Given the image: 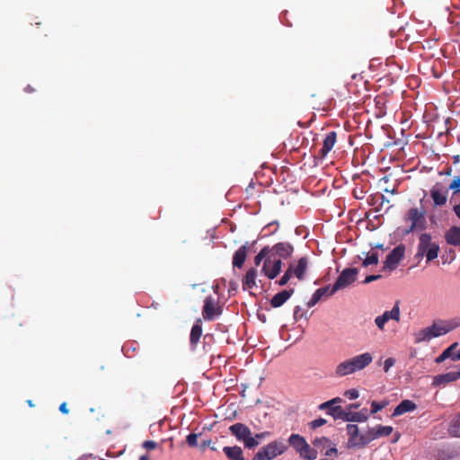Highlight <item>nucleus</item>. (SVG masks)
I'll return each mask as SVG.
<instances>
[{
	"label": "nucleus",
	"mask_w": 460,
	"mask_h": 460,
	"mask_svg": "<svg viewBox=\"0 0 460 460\" xmlns=\"http://www.w3.org/2000/svg\"><path fill=\"white\" fill-rule=\"evenodd\" d=\"M456 326V324L453 325L451 323L435 322L431 326L423 328L420 330L417 333H415V342L420 343L424 341H429L433 338H437L444 334H447Z\"/></svg>",
	"instance_id": "nucleus-1"
},
{
	"label": "nucleus",
	"mask_w": 460,
	"mask_h": 460,
	"mask_svg": "<svg viewBox=\"0 0 460 460\" xmlns=\"http://www.w3.org/2000/svg\"><path fill=\"white\" fill-rule=\"evenodd\" d=\"M229 431L238 441L243 443L247 449H253L258 447V442L252 438L251 429L242 423L236 422L229 427Z\"/></svg>",
	"instance_id": "nucleus-2"
},
{
	"label": "nucleus",
	"mask_w": 460,
	"mask_h": 460,
	"mask_svg": "<svg viewBox=\"0 0 460 460\" xmlns=\"http://www.w3.org/2000/svg\"><path fill=\"white\" fill-rule=\"evenodd\" d=\"M288 449V446L280 440H274L261 447L253 456L252 460H273L282 455Z\"/></svg>",
	"instance_id": "nucleus-3"
},
{
	"label": "nucleus",
	"mask_w": 460,
	"mask_h": 460,
	"mask_svg": "<svg viewBox=\"0 0 460 460\" xmlns=\"http://www.w3.org/2000/svg\"><path fill=\"white\" fill-rule=\"evenodd\" d=\"M439 247L435 243L431 242V235L429 234H421L418 244V255L427 257V261H431L438 257Z\"/></svg>",
	"instance_id": "nucleus-4"
},
{
	"label": "nucleus",
	"mask_w": 460,
	"mask_h": 460,
	"mask_svg": "<svg viewBox=\"0 0 460 460\" xmlns=\"http://www.w3.org/2000/svg\"><path fill=\"white\" fill-rule=\"evenodd\" d=\"M358 274V270L356 268H347L343 270L332 285V291L337 292L350 286L356 281Z\"/></svg>",
	"instance_id": "nucleus-5"
},
{
	"label": "nucleus",
	"mask_w": 460,
	"mask_h": 460,
	"mask_svg": "<svg viewBox=\"0 0 460 460\" xmlns=\"http://www.w3.org/2000/svg\"><path fill=\"white\" fill-rule=\"evenodd\" d=\"M405 221L411 222L410 227L406 233H410L417 229H424L426 227L424 209L420 210L416 208H410L405 216Z\"/></svg>",
	"instance_id": "nucleus-6"
},
{
	"label": "nucleus",
	"mask_w": 460,
	"mask_h": 460,
	"mask_svg": "<svg viewBox=\"0 0 460 460\" xmlns=\"http://www.w3.org/2000/svg\"><path fill=\"white\" fill-rule=\"evenodd\" d=\"M404 252L405 247L402 244L397 245L394 248L384 261L383 270L392 271L395 270L404 257Z\"/></svg>",
	"instance_id": "nucleus-7"
},
{
	"label": "nucleus",
	"mask_w": 460,
	"mask_h": 460,
	"mask_svg": "<svg viewBox=\"0 0 460 460\" xmlns=\"http://www.w3.org/2000/svg\"><path fill=\"white\" fill-rule=\"evenodd\" d=\"M222 314V308L217 305V300L208 296L204 301L202 315L206 321H213L216 317Z\"/></svg>",
	"instance_id": "nucleus-8"
},
{
	"label": "nucleus",
	"mask_w": 460,
	"mask_h": 460,
	"mask_svg": "<svg viewBox=\"0 0 460 460\" xmlns=\"http://www.w3.org/2000/svg\"><path fill=\"white\" fill-rule=\"evenodd\" d=\"M389 320H394L396 322L400 321V308L398 303H395L392 310L385 311L382 315L377 316L375 319V323L376 324L379 330L383 331L385 324Z\"/></svg>",
	"instance_id": "nucleus-9"
},
{
	"label": "nucleus",
	"mask_w": 460,
	"mask_h": 460,
	"mask_svg": "<svg viewBox=\"0 0 460 460\" xmlns=\"http://www.w3.org/2000/svg\"><path fill=\"white\" fill-rule=\"evenodd\" d=\"M349 360L351 365V369L353 373H355L357 371L363 370L367 366H369L373 361V356L369 352H365L363 354L350 358Z\"/></svg>",
	"instance_id": "nucleus-10"
},
{
	"label": "nucleus",
	"mask_w": 460,
	"mask_h": 460,
	"mask_svg": "<svg viewBox=\"0 0 460 460\" xmlns=\"http://www.w3.org/2000/svg\"><path fill=\"white\" fill-rule=\"evenodd\" d=\"M272 257L276 255L282 259H287L291 256L294 252V247L288 242H280L270 247Z\"/></svg>",
	"instance_id": "nucleus-11"
},
{
	"label": "nucleus",
	"mask_w": 460,
	"mask_h": 460,
	"mask_svg": "<svg viewBox=\"0 0 460 460\" xmlns=\"http://www.w3.org/2000/svg\"><path fill=\"white\" fill-rule=\"evenodd\" d=\"M308 268V259L306 257H301L297 263L295 265L291 263L288 266V270H291L292 276H295L299 280L305 279V275Z\"/></svg>",
	"instance_id": "nucleus-12"
},
{
	"label": "nucleus",
	"mask_w": 460,
	"mask_h": 460,
	"mask_svg": "<svg viewBox=\"0 0 460 460\" xmlns=\"http://www.w3.org/2000/svg\"><path fill=\"white\" fill-rule=\"evenodd\" d=\"M313 445L320 449H327L325 452V456H332V455L337 456L338 450L336 448V445L333 444L328 438L322 437L316 438L313 441Z\"/></svg>",
	"instance_id": "nucleus-13"
},
{
	"label": "nucleus",
	"mask_w": 460,
	"mask_h": 460,
	"mask_svg": "<svg viewBox=\"0 0 460 460\" xmlns=\"http://www.w3.org/2000/svg\"><path fill=\"white\" fill-rule=\"evenodd\" d=\"M447 190H444L439 183L435 184L430 190V197L433 200L434 206H443L447 200Z\"/></svg>",
	"instance_id": "nucleus-14"
},
{
	"label": "nucleus",
	"mask_w": 460,
	"mask_h": 460,
	"mask_svg": "<svg viewBox=\"0 0 460 460\" xmlns=\"http://www.w3.org/2000/svg\"><path fill=\"white\" fill-rule=\"evenodd\" d=\"M460 378V371H452L446 374L435 376L433 377L432 385L441 386L455 382Z\"/></svg>",
	"instance_id": "nucleus-15"
},
{
	"label": "nucleus",
	"mask_w": 460,
	"mask_h": 460,
	"mask_svg": "<svg viewBox=\"0 0 460 460\" xmlns=\"http://www.w3.org/2000/svg\"><path fill=\"white\" fill-rule=\"evenodd\" d=\"M347 433L349 436L348 447L360 448L361 434H359V429H358V425L348 424L347 425Z\"/></svg>",
	"instance_id": "nucleus-16"
},
{
	"label": "nucleus",
	"mask_w": 460,
	"mask_h": 460,
	"mask_svg": "<svg viewBox=\"0 0 460 460\" xmlns=\"http://www.w3.org/2000/svg\"><path fill=\"white\" fill-rule=\"evenodd\" d=\"M336 292L332 291L331 286H325L315 290L311 299L307 302L308 307L314 306L323 296H331Z\"/></svg>",
	"instance_id": "nucleus-17"
},
{
	"label": "nucleus",
	"mask_w": 460,
	"mask_h": 460,
	"mask_svg": "<svg viewBox=\"0 0 460 460\" xmlns=\"http://www.w3.org/2000/svg\"><path fill=\"white\" fill-rule=\"evenodd\" d=\"M336 140L337 133L335 131H331L325 136L323 146L319 151V154L322 157H325L328 155V153L333 148Z\"/></svg>",
	"instance_id": "nucleus-18"
},
{
	"label": "nucleus",
	"mask_w": 460,
	"mask_h": 460,
	"mask_svg": "<svg viewBox=\"0 0 460 460\" xmlns=\"http://www.w3.org/2000/svg\"><path fill=\"white\" fill-rule=\"evenodd\" d=\"M294 294V289L290 288L288 290H282L270 300V305L272 307H279L284 305L287 300Z\"/></svg>",
	"instance_id": "nucleus-19"
},
{
	"label": "nucleus",
	"mask_w": 460,
	"mask_h": 460,
	"mask_svg": "<svg viewBox=\"0 0 460 460\" xmlns=\"http://www.w3.org/2000/svg\"><path fill=\"white\" fill-rule=\"evenodd\" d=\"M447 243L454 246L460 245V227L453 226L445 233Z\"/></svg>",
	"instance_id": "nucleus-20"
},
{
	"label": "nucleus",
	"mask_w": 460,
	"mask_h": 460,
	"mask_svg": "<svg viewBox=\"0 0 460 460\" xmlns=\"http://www.w3.org/2000/svg\"><path fill=\"white\" fill-rule=\"evenodd\" d=\"M417 409V405L411 400H402L394 410L393 416H400Z\"/></svg>",
	"instance_id": "nucleus-21"
},
{
	"label": "nucleus",
	"mask_w": 460,
	"mask_h": 460,
	"mask_svg": "<svg viewBox=\"0 0 460 460\" xmlns=\"http://www.w3.org/2000/svg\"><path fill=\"white\" fill-rule=\"evenodd\" d=\"M248 252L247 243L242 245L234 254L233 266L236 268H242L246 260Z\"/></svg>",
	"instance_id": "nucleus-22"
},
{
	"label": "nucleus",
	"mask_w": 460,
	"mask_h": 460,
	"mask_svg": "<svg viewBox=\"0 0 460 460\" xmlns=\"http://www.w3.org/2000/svg\"><path fill=\"white\" fill-rule=\"evenodd\" d=\"M223 452L228 460H244L243 449L239 446L224 447Z\"/></svg>",
	"instance_id": "nucleus-23"
},
{
	"label": "nucleus",
	"mask_w": 460,
	"mask_h": 460,
	"mask_svg": "<svg viewBox=\"0 0 460 460\" xmlns=\"http://www.w3.org/2000/svg\"><path fill=\"white\" fill-rule=\"evenodd\" d=\"M288 443L297 452H299V454L303 451L304 448H307V442L302 436L298 434H292L288 438Z\"/></svg>",
	"instance_id": "nucleus-24"
},
{
	"label": "nucleus",
	"mask_w": 460,
	"mask_h": 460,
	"mask_svg": "<svg viewBox=\"0 0 460 460\" xmlns=\"http://www.w3.org/2000/svg\"><path fill=\"white\" fill-rule=\"evenodd\" d=\"M257 270L253 268L247 270L243 279V288L244 290L252 289L256 286Z\"/></svg>",
	"instance_id": "nucleus-25"
},
{
	"label": "nucleus",
	"mask_w": 460,
	"mask_h": 460,
	"mask_svg": "<svg viewBox=\"0 0 460 460\" xmlns=\"http://www.w3.org/2000/svg\"><path fill=\"white\" fill-rule=\"evenodd\" d=\"M201 335H202L201 320L198 319L195 322V323L193 324L191 331H190V344L192 346H196L199 343Z\"/></svg>",
	"instance_id": "nucleus-26"
},
{
	"label": "nucleus",
	"mask_w": 460,
	"mask_h": 460,
	"mask_svg": "<svg viewBox=\"0 0 460 460\" xmlns=\"http://www.w3.org/2000/svg\"><path fill=\"white\" fill-rule=\"evenodd\" d=\"M367 410L358 412L345 411L342 420L364 422L367 420Z\"/></svg>",
	"instance_id": "nucleus-27"
},
{
	"label": "nucleus",
	"mask_w": 460,
	"mask_h": 460,
	"mask_svg": "<svg viewBox=\"0 0 460 460\" xmlns=\"http://www.w3.org/2000/svg\"><path fill=\"white\" fill-rule=\"evenodd\" d=\"M334 374L338 377H343L348 375L354 374L351 369V365L349 359H346L337 365L334 370Z\"/></svg>",
	"instance_id": "nucleus-28"
},
{
	"label": "nucleus",
	"mask_w": 460,
	"mask_h": 460,
	"mask_svg": "<svg viewBox=\"0 0 460 460\" xmlns=\"http://www.w3.org/2000/svg\"><path fill=\"white\" fill-rule=\"evenodd\" d=\"M262 272L270 279H274L279 273L274 267V263H271V256H269L264 261L262 266Z\"/></svg>",
	"instance_id": "nucleus-29"
},
{
	"label": "nucleus",
	"mask_w": 460,
	"mask_h": 460,
	"mask_svg": "<svg viewBox=\"0 0 460 460\" xmlns=\"http://www.w3.org/2000/svg\"><path fill=\"white\" fill-rule=\"evenodd\" d=\"M377 438V436L376 435V429L370 428L367 432L364 434H361V442H360V448L365 447L367 445H368L371 441Z\"/></svg>",
	"instance_id": "nucleus-30"
},
{
	"label": "nucleus",
	"mask_w": 460,
	"mask_h": 460,
	"mask_svg": "<svg viewBox=\"0 0 460 460\" xmlns=\"http://www.w3.org/2000/svg\"><path fill=\"white\" fill-rule=\"evenodd\" d=\"M448 432L452 437L460 438V415L451 420Z\"/></svg>",
	"instance_id": "nucleus-31"
},
{
	"label": "nucleus",
	"mask_w": 460,
	"mask_h": 460,
	"mask_svg": "<svg viewBox=\"0 0 460 460\" xmlns=\"http://www.w3.org/2000/svg\"><path fill=\"white\" fill-rule=\"evenodd\" d=\"M327 410V414L332 416L335 420H342L345 411L340 405H332Z\"/></svg>",
	"instance_id": "nucleus-32"
},
{
	"label": "nucleus",
	"mask_w": 460,
	"mask_h": 460,
	"mask_svg": "<svg viewBox=\"0 0 460 460\" xmlns=\"http://www.w3.org/2000/svg\"><path fill=\"white\" fill-rule=\"evenodd\" d=\"M271 250L270 246L263 247L254 258V263L259 266L262 260H266L269 256L272 257Z\"/></svg>",
	"instance_id": "nucleus-33"
},
{
	"label": "nucleus",
	"mask_w": 460,
	"mask_h": 460,
	"mask_svg": "<svg viewBox=\"0 0 460 460\" xmlns=\"http://www.w3.org/2000/svg\"><path fill=\"white\" fill-rule=\"evenodd\" d=\"M376 429V435L378 438L382 437H388L392 434L394 429L392 426H383V425H377L375 427Z\"/></svg>",
	"instance_id": "nucleus-34"
},
{
	"label": "nucleus",
	"mask_w": 460,
	"mask_h": 460,
	"mask_svg": "<svg viewBox=\"0 0 460 460\" xmlns=\"http://www.w3.org/2000/svg\"><path fill=\"white\" fill-rule=\"evenodd\" d=\"M300 456L305 459L314 460L317 457V451L307 444V448H304Z\"/></svg>",
	"instance_id": "nucleus-35"
},
{
	"label": "nucleus",
	"mask_w": 460,
	"mask_h": 460,
	"mask_svg": "<svg viewBox=\"0 0 460 460\" xmlns=\"http://www.w3.org/2000/svg\"><path fill=\"white\" fill-rule=\"evenodd\" d=\"M389 404V402L387 400H384L381 402L373 401L371 402V414H375L378 412L379 411L383 410Z\"/></svg>",
	"instance_id": "nucleus-36"
},
{
	"label": "nucleus",
	"mask_w": 460,
	"mask_h": 460,
	"mask_svg": "<svg viewBox=\"0 0 460 460\" xmlns=\"http://www.w3.org/2000/svg\"><path fill=\"white\" fill-rule=\"evenodd\" d=\"M449 190H453V195L460 193V175L454 176L449 184Z\"/></svg>",
	"instance_id": "nucleus-37"
},
{
	"label": "nucleus",
	"mask_w": 460,
	"mask_h": 460,
	"mask_svg": "<svg viewBox=\"0 0 460 460\" xmlns=\"http://www.w3.org/2000/svg\"><path fill=\"white\" fill-rule=\"evenodd\" d=\"M378 263V254L374 252L371 255L367 256L362 261L363 267H367L369 265H376Z\"/></svg>",
	"instance_id": "nucleus-38"
},
{
	"label": "nucleus",
	"mask_w": 460,
	"mask_h": 460,
	"mask_svg": "<svg viewBox=\"0 0 460 460\" xmlns=\"http://www.w3.org/2000/svg\"><path fill=\"white\" fill-rule=\"evenodd\" d=\"M201 434L190 433L186 437V442L190 447H196L198 446V438Z\"/></svg>",
	"instance_id": "nucleus-39"
},
{
	"label": "nucleus",
	"mask_w": 460,
	"mask_h": 460,
	"mask_svg": "<svg viewBox=\"0 0 460 460\" xmlns=\"http://www.w3.org/2000/svg\"><path fill=\"white\" fill-rule=\"evenodd\" d=\"M341 401H342L341 398L335 397V398H333L332 400H329L327 402H324L321 403L319 405V409L320 410H325V409L329 408L332 405H336L337 403L341 402Z\"/></svg>",
	"instance_id": "nucleus-40"
},
{
	"label": "nucleus",
	"mask_w": 460,
	"mask_h": 460,
	"mask_svg": "<svg viewBox=\"0 0 460 460\" xmlns=\"http://www.w3.org/2000/svg\"><path fill=\"white\" fill-rule=\"evenodd\" d=\"M458 347V342H454L449 347H447L443 352L454 361V357L456 356L455 349Z\"/></svg>",
	"instance_id": "nucleus-41"
},
{
	"label": "nucleus",
	"mask_w": 460,
	"mask_h": 460,
	"mask_svg": "<svg viewBox=\"0 0 460 460\" xmlns=\"http://www.w3.org/2000/svg\"><path fill=\"white\" fill-rule=\"evenodd\" d=\"M292 278L291 270H288V269L285 271L284 275L279 279L278 281V284L279 286H285L288 284V282Z\"/></svg>",
	"instance_id": "nucleus-42"
},
{
	"label": "nucleus",
	"mask_w": 460,
	"mask_h": 460,
	"mask_svg": "<svg viewBox=\"0 0 460 460\" xmlns=\"http://www.w3.org/2000/svg\"><path fill=\"white\" fill-rule=\"evenodd\" d=\"M344 395L349 400H354L359 396V393L357 389H349L344 393Z\"/></svg>",
	"instance_id": "nucleus-43"
},
{
	"label": "nucleus",
	"mask_w": 460,
	"mask_h": 460,
	"mask_svg": "<svg viewBox=\"0 0 460 460\" xmlns=\"http://www.w3.org/2000/svg\"><path fill=\"white\" fill-rule=\"evenodd\" d=\"M395 361H396V360H395V358H386V359L385 360V362H384V371H385V373H387V372L390 370V368H391L393 366H394Z\"/></svg>",
	"instance_id": "nucleus-44"
},
{
	"label": "nucleus",
	"mask_w": 460,
	"mask_h": 460,
	"mask_svg": "<svg viewBox=\"0 0 460 460\" xmlns=\"http://www.w3.org/2000/svg\"><path fill=\"white\" fill-rule=\"evenodd\" d=\"M142 447L146 450H153L156 448L157 443L154 440H146L143 442Z\"/></svg>",
	"instance_id": "nucleus-45"
},
{
	"label": "nucleus",
	"mask_w": 460,
	"mask_h": 460,
	"mask_svg": "<svg viewBox=\"0 0 460 460\" xmlns=\"http://www.w3.org/2000/svg\"><path fill=\"white\" fill-rule=\"evenodd\" d=\"M326 420L325 419H323V418H319V419H316L314 420H313L310 425H311V428L312 429H317L319 427H322L323 426L325 423H326Z\"/></svg>",
	"instance_id": "nucleus-46"
},
{
	"label": "nucleus",
	"mask_w": 460,
	"mask_h": 460,
	"mask_svg": "<svg viewBox=\"0 0 460 460\" xmlns=\"http://www.w3.org/2000/svg\"><path fill=\"white\" fill-rule=\"evenodd\" d=\"M281 259L282 258L276 259L275 257H271V263H274V267L277 269L279 273H280L282 268Z\"/></svg>",
	"instance_id": "nucleus-47"
},
{
	"label": "nucleus",
	"mask_w": 460,
	"mask_h": 460,
	"mask_svg": "<svg viewBox=\"0 0 460 460\" xmlns=\"http://www.w3.org/2000/svg\"><path fill=\"white\" fill-rule=\"evenodd\" d=\"M268 436H270V432L264 431L261 433L255 434L254 436H252V438H255V440L258 442V446H259L261 440L267 438Z\"/></svg>",
	"instance_id": "nucleus-48"
},
{
	"label": "nucleus",
	"mask_w": 460,
	"mask_h": 460,
	"mask_svg": "<svg viewBox=\"0 0 460 460\" xmlns=\"http://www.w3.org/2000/svg\"><path fill=\"white\" fill-rule=\"evenodd\" d=\"M206 447H210V449L213 451L217 450V448L214 446H212L211 439L202 441V443L200 444V448L204 450Z\"/></svg>",
	"instance_id": "nucleus-49"
},
{
	"label": "nucleus",
	"mask_w": 460,
	"mask_h": 460,
	"mask_svg": "<svg viewBox=\"0 0 460 460\" xmlns=\"http://www.w3.org/2000/svg\"><path fill=\"white\" fill-rule=\"evenodd\" d=\"M381 278V275H369L367 276L365 280L363 281L364 284L371 283L372 281L377 280Z\"/></svg>",
	"instance_id": "nucleus-50"
},
{
	"label": "nucleus",
	"mask_w": 460,
	"mask_h": 460,
	"mask_svg": "<svg viewBox=\"0 0 460 460\" xmlns=\"http://www.w3.org/2000/svg\"><path fill=\"white\" fill-rule=\"evenodd\" d=\"M300 312H301V307L299 305L296 306L295 310H294V318L296 320L303 317V314L302 313L300 314Z\"/></svg>",
	"instance_id": "nucleus-51"
},
{
	"label": "nucleus",
	"mask_w": 460,
	"mask_h": 460,
	"mask_svg": "<svg viewBox=\"0 0 460 460\" xmlns=\"http://www.w3.org/2000/svg\"><path fill=\"white\" fill-rule=\"evenodd\" d=\"M447 358L448 357L444 352H442L438 358H436L435 362L437 364H440Z\"/></svg>",
	"instance_id": "nucleus-52"
},
{
	"label": "nucleus",
	"mask_w": 460,
	"mask_h": 460,
	"mask_svg": "<svg viewBox=\"0 0 460 460\" xmlns=\"http://www.w3.org/2000/svg\"><path fill=\"white\" fill-rule=\"evenodd\" d=\"M59 411L63 413V414H68L69 412V410L67 408V405H66V402H62L59 406Z\"/></svg>",
	"instance_id": "nucleus-53"
},
{
	"label": "nucleus",
	"mask_w": 460,
	"mask_h": 460,
	"mask_svg": "<svg viewBox=\"0 0 460 460\" xmlns=\"http://www.w3.org/2000/svg\"><path fill=\"white\" fill-rule=\"evenodd\" d=\"M454 212L457 216V217L460 219V204L456 205L453 208Z\"/></svg>",
	"instance_id": "nucleus-54"
},
{
	"label": "nucleus",
	"mask_w": 460,
	"mask_h": 460,
	"mask_svg": "<svg viewBox=\"0 0 460 460\" xmlns=\"http://www.w3.org/2000/svg\"><path fill=\"white\" fill-rule=\"evenodd\" d=\"M401 438V434L399 432H396L394 436V439H393V443H395L399 440V438Z\"/></svg>",
	"instance_id": "nucleus-55"
},
{
	"label": "nucleus",
	"mask_w": 460,
	"mask_h": 460,
	"mask_svg": "<svg viewBox=\"0 0 460 460\" xmlns=\"http://www.w3.org/2000/svg\"><path fill=\"white\" fill-rule=\"evenodd\" d=\"M359 407V404L358 403H352L349 406V410H352V409H358Z\"/></svg>",
	"instance_id": "nucleus-56"
},
{
	"label": "nucleus",
	"mask_w": 460,
	"mask_h": 460,
	"mask_svg": "<svg viewBox=\"0 0 460 460\" xmlns=\"http://www.w3.org/2000/svg\"><path fill=\"white\" fill-rule=\"evenodd\" d=\"M451 172H452V169L451 168H447L445 172H440V174L451 175Z\"/></svg>",
	"instance_id": "nucleus-57"
},
{
	"label": "nucleus",
	"mask_w": 460,
	"mask_h": 460,
	"mask_svg": "<svg viewBox=\"0 0 460 460\" xmlns=\"http://www.w3.org/2000/svg\"><path fill=\"white\" fill-rule=\"evenodd\" d=\"M139 460H150L148 455H143L139 457Z\"/></svg>",
	"instance_id": "nucleus-58"
},
{
	"label": "nucleus",
	"mask_w": 460,
	"mask_h": 460,
	"mask_svg": "<svg viewBox=\"0 0 460 460\" xmlns=\"http://www.w3.org/2000/svg\"><path fill=\"white\" fill-rule=\"evenodd\" d=\"M460 360V350L456 352V356L454 357V361Z\"/></svg>",
	"instance_id": "nucleus-59"
},
{
	"label": "nucleus",
	"mask_w": 460,
	"mask_h": 460,
	"mask_svg": "<svg viewBox=\"0 0 460 460\" xmlns=\"http://www.w3.org/2000/svg\"><path fill=\"white\" fill-rule=\"evenodd\" d=\"M380 199H382V203L386 201L387 203H389V200L388 199H385V196L383 194L380 195Z\"/></svg>",
	"instance_id": "nucleus-60"
},
{
	"label": "nucleus",
	"mask_w": 460,
	"mask_h": 460,
	"mask_svg": "<svg viewBox=\"0 0 460 460\" xmlns=\"http://www.w3.org/2000/svg\"><path fill=\"white\" fill-rule=\"evenodd\" d=\"M385 191L386 192H391L392 194H394L396 193V190L394 189V190H388V189H385Z\"/></svg>",
	"instance_id": "nucleus-61"
},
{
	"label": "nucleus",
	"mask_w": 460,
	"mask_h": 460,
	"mask_svg": "<svg viewBox=\"0 0 460 460\" xmlns=\"http://www.w3.org/2000/svg\"><path fill=\"white\" fill-rule=\"evenodd\" d=\"M27 403H28V405H29L30 407H33V406H34V403L32 402V401H31V400H28V401H27Z\"/></svg>",
	"instance_id": "nucleus-62"
},
{
	"label": "nucleus",
	"mask_w": 460,
	"mask_h": 460,
	"mask_svg": "<svg viewBox=\"0 0 460 460\" xmlns=\"http://www.w3.org/2000/svg\"><path fill=\"white\" fill-rule=\"evenodd\" d=\"M26 91L28 93H31L33 91V89L29 85V86L26 87Z\"/></svg>",
	"instance_id": "nucleus-63"
},
{
	"label": "nucleus",
	"mask_w": 460,
	"mask_h": 460,
	"mask_svg": "<svg viewBox=\"0 0 460 460\" xmlns=\"http://www.w3.org/2000/svg\"><path fill=\"white\" fill-rule=\"evenodd\" d=\"M375 247L378 249H383V244H376Z\"/></svg>",
	"instance_id": "nucleus-64"
}]
</instances>
